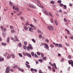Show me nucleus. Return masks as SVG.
<instances>
[{
    "mask_svg": "<svg viewBox=\"0 0 73 73\" xmlns=\"http://www.w3.org/2000/svg\"><path fill=\"white\" fill-rule=\"evenodd\" d=\"M6 73H10V67L9 66H7L6 69Z\"/></svg>",
    "mask_w": 73,
    "mask_h": 73,
    "instance_id": "1",
    "label": "nucleus"
},
{
    "mask_svg": "<svg viewBox=\"0 0 73 73\" xmlns=\"http://www.w3.org/2000/svg\"><path fill=\"white\" fill-rule=\"evenodd\" d=\"M37 2L38 3L37 4V6H38V7H40L41 8H44V7H43L42 5L40 4V1L38 0Z\"/></svg>",
    "mask_w": 73,
    "mask_h": 73,
    "instance_id": "2",
    "label": "nucleus"
},
{
    "mask_svg": "<svg viewBox=\"0 0 73 73\" xmlns=\"http://www.w3.org/2000/svg\"><path fill=\"white\" fill-rule=\"evenodd\" d=\"M29 6L31 8H34V9H36V7L35 6L32 5V4H29Z\"/></svg>",
    "mask_w": 73,
    "mask_h": 73,
    "instance_id": "3",
    "label": "nucleus"
},
{
    "mask_svg": "<svg viewBox=\"0 0 73 73\" xmlns=\"http://www.w3.org/2000/svg\"><path fill=\"white\" fill-rule=\"evenodd\" d=\"M68 63L70 65H71V66L73 67V62L72 60H68Z\"/></svg>",
    "mask_w": 73,
    "mask_h": 73,
    "instance_id": "4",
    "label": "nucleus"
},
{
    "mask_svg": "<svg viewBox=\"0 0 73 73\" xmlns=\"http://www.w3.org/2000/svg\"><path fill=\"white\" fill-rule=\"evenodd\" d=\"M48 29H49V30L52 31V30H53L54 29V28L53 26H51L48 27Z\"/></svg>",
    "mask_w": 73,
    "mask_h": 73,
    "instance_id": "5",
    "label": "nucleus"
},
{
    "mask_svg": "<svg viewBox=\"0 0 73 73\" xmlns=\"http://www.w3.org/2000/svg\"><path fill=\"white\" fill-rule=\"evenodd\" d=\"M26 56H28V57L30 58H31V57H32V56L31 55L27 52L26 53Z\"/></svg>",
    "mask_w": 73,
    "mask_h": 73,
    "instance_id": "6",
    "label": "nucleus"
},
{
    "mask_svg": "<svg viewBox=\"0 0 73 73\" xmlns=\"http://www.w3.org/2000/svg\"><path fill=\"white\" fill-rule=\"evenodd\" d=\"M42 12L44 13H45V15H48V13L46 12L45 10L44 9H43L42 10Z\"/></svg>",
    "mask_w": 73,
    "mask_h": 73,
    "instance_id": "7",
    "label": "nucleus"
},
{
    "mask_svg": "<svg viewBox=\"0 0 73 73\" xmlns=\"http://www.w3.org/2000/svg\"><path fill=\"white\" fill-rule=\"evenodd\" d=\"M29 31H30V32H33V28L32 27H30L29 28Z\"/></svg>",
    "mask_w": 73,
    "mask_h": 73,
    "instance_id": "8",
    "label": "nucleus"
},
{
    "mask_svg": "<svg viewBox=\"0 0 73 73\" xmlns=\"http://www.w3.org/2000/svg\"><path fill=\"white\" fill-rule=\"evenodd\" d=\"M54 23L56 25H58V23L57 21V20L56 19L54 20Z\"/></svg>",
    "mask_w": 73,
    "mask_h": 73,
    "instance_id": "9",
    "label": "nucleus"
},
{
    "mask_svg": "<svg viewBox=\"0 0 73 73\" xmlns=\"http://www.w3.org/2000/svg\"><path fill=\"white\" fill-rule=\"evenodd\" d=\"M45 46L44 47V48H47V49H49V46H48V44L46 43H45Z\"/></svg>",
    "mask_w": 73,
    "mask_h": 73,
    "instance_id": "10",
    "label": "nucleus"
},
{
    "mask_svg": "<svg viewBox=\"0 0 73 73\" xmlns=\"http://www.w3.org/2000/svg\"><path fill=\"white\" fill-rule=\"evenodd\" d=\"M24 28L25 31H28V27L26 26H25L24 27Z\"/></svg>",
    "mask_w": 73,
    "mask_h": 73,
    "instance_id": "11",
    "label": "nucleus"
},
{
    "mask_svg": "<svg viewBox=\"0 0 73 73\" xmlns=\"http://www.w3.org/2000/svg\"><path fill=\"white\" fill-rule=\"evenodd\" d=\"M4 60V59L3 58H2L1 56H0V62L3 61Z\"/></svg>",
    "mask_w": 73,
    "mask_h": 73,
    "instance_id": "12",
    "label": "nucleus"
},
{
    "mask_svg": "<svg viewBox=\"0 0 73 73\" xmlns=\"http://www.w3.org/2000/svg\"><path fill=\"white\" fill-rule=\"evenodd\" d=\"M51 66H54V68H55V69H57V67H56V64L54 63L53 64H52V65H51Z\"/></svg>",
    "mask_w": 73,
    "mask_h": 73,
    "instance_id": "13",
    "label": "nucleus"
},
{
    "mask_svg": "<svg viewBox=\"0 0 73 73\" xmlns=\"http://www.w3.org/2000/svg\"><path fill=\"white\" fill-rule=\"evenodd\" d=\"M51 66H54V68H55V69H57V67H56V64L54 63L53 64H52V65H51Z\"/></svg>",
    "mask_w": 73,
    "mask_h": 73,
    "instance_id": "14",
    "label": "nucleus"
},
{
    "mask_svg": "<svg viewBox=\"0 0 73 73\" xmlns=\"http://www.w3.org/2000/svg\"><path fill=\"white\" fill-rule=\"evenodd\" d=\"M18 70H20V71L22 72H24V70H23V69H21L19 67L18 68Z\"/></svg>",
    "mask_w": 73,
    "mask_h": 73,
    "instance_id": "15",
    "label": "nucleus"
},
{
    "mask_svg": "<svg viewBox=\"0 0 73 73\" xmlns=\"http://www.w3.org/2000/svg\"><path fill=\"white\" fill-rule=\"evenodd\" d=\"M14 37L15 39L17 41H19V39L17 38V36H15Z\"/></svg>",
    "mask_w": 73,
    "mask_h": 73,
    "instance_id": "16",
    "label": "nucleus"
},
{
    "mask_svg": "<svg viewBox=\"0 0 73 73\" xmlns=\"http://www.w3.org/2000/svg\"><path fill=\"white\" fill-rule=\"evenodd\" d=\"M29 47L30 48V49L31 50H32L33 49V48H32V46L31 44H29Z\"/></svg>",
    "mask_w": 73,
    "mask_h": 73,
    "instance_id": "17",
    "label": "nucleus"
},
{
    "mask_svg": "<svg viewBox=\"0 0 73 73\" xmlns=\"http://www.w3.org/2000/svg\"><path fill=\"white\" fill-rule=\"evenodd\" d=\"M27 67V68H29V69L30 68V65L25 63V64Z\"/></svg>",
    "mask_w": 73,
    "mask_h": 73,
    "instance_id": "18",
    "label": "nucleus"
},
{
    "mask_svg": "<svg viewBox=\"0 0 73 73\" xmlns=\"http://www.w3.org/2000/svg\"><path fill=\"white\" fill-rule=\"evenodd\" d=\"M11 58V56H9V54H8V56L7 57V59H9Z\"/></svg>",
    "mask_w": 73,
    "mask_h": 73,
    "instance_id": "19",
    "label": "nucleus"
},
{
    "mask_svg": "<svg viewBox=\"0 0 73 73\" xmlns=\"http://www.w3.org/2000/svg\"><path fill=\"white\" fill-rule=\"evenodd\" d=\"M50 3L52 4H55V2L54 1H52L50 2Z\"/></svg>",
    "mask_w": 73,
    "mask_h": 73,
    "instance_id": "20",
    "label": "nucleus"
},
{
    "mask_svg": "<svg viewBox=\"0 0 73 73\" xmlns=\"http://www.w3.org/2000/svg\"><path fill=\"white\" fill-rule=\"evenodd\" d=\"M53 44L54 45H55L56 47V46H57L58 45V43L56 44V43L53 42Z\"/></svg>",
    "mask_w": 73,
    "mask_h": 73,
    "instance_id": "21",
    "label": "nucleus"
},
{
    "mask_svg": "<svg viewBox=\"0 0 73 73\" xmlns=\"http://www.w3.org/2000/svg\"><path fill=\"white\" fill-rule=\"evenodd\" d=\"M49 15L50 16H51L52 17H53V16L52 15V13L50 12H49Z\"/></svg>",
    "mask_w": 73,
    "mask_h": 73,
    "instance_id": "22",
    "label": "nucleus"
},
{
    "mask_svg": "<svg viewBox=\"0 0 73 73\" xmlns=\"http://www.w3.org/2000/svg\"><path fill=\"white\" fill-rule=\"evenodd\" d=\"M15 10L16 11H19V9L17 7H16L15 8Z\"/></svg>",
    "mask_w": 73,
    "mask_h": 73,
    "instance_id": "23",
    "label": "nucleus"
},
{
    "mask_svg": "<svg viewBox=\"0 0 73 73\" xmlns=\"http://www.w3.org/2000/svg\"><path fill=\"white\" fill-rule=\"evenodd\" d=\"M31 40L32 41H33V42H34V43H36V40H35V39H32Z\"/></svg>",
    "mask_w": 73,
    "mask_h": 73,
    "instance_id": "24",
    "label": "nucleus"
},
{
    "mask_svg": "<svg viewBox=\"0 0 73 73\" xmlns=\"http://www.w3.org/2000/svg\"><path fill=\"white\" fill-rule=\"evenodd\" d=\"M38 33H42V32L40 30H38Z\"/></svg>",
    "mask_w": 73,
    "mask_h": 73,
    "instance_id": "25",
    "label": "nucleus"
},
{
    "mask_svg": "<svg viewBox=\"0 0 73 73\" xmlns=\"http://www.w3.org/2000/svg\"><path fill=\"white\" fill-rule=\"evenodd\" d=\"M59 47L60 48V47H61V48H63V46H62V44H59L58 45Z\"/></svg>",
    "mask_w": 73,
    "mask_h": 73,
    "instance_id": "26",
    "label": "nucleus"
},
{
    "mask_svg": "<svg viewBox=\"0 0 73 73\" xmlns=\"http://www.w3.org/2000/svg\"><path fill=\"white\" fill-rule=\"evenodd\" d=\"M11 56H12V58H15V55L13 54H11Z\"/></svg>",
    "mask_w": 73,
    "mask_h": 73,
    "instance_id": "27",
    "label": "nucleus"
},
{
    "mask_svg": "<svg viewBox=\"0 0 73 73\" xmlns=\"http://www.w3.org/2000/svg\"><path fill=\"white\" fill-rule=\"evenodd\" d=\"M63 8H64V9H66V5H63Z\"/></svg>",
    "mask_w": 73,
    "mask_h": 73,
    "instance_id": "28",
    "label": "nucleus"
},
{
    "mask_svg": "<svg viewBox=\"0 0 73 73\" xmlns=\"http://www.w3.org/2000/svg\"><path fill=\"white\" fill-rule=\"evenodd\" d=\"M34 57H35L36 58H37V57H38V56H37V55L36 54H35Z\"/></svg>",
    "mask_w": 73,
    "mask_h": 73,
    "instance_id": "29",
    "label": "nucleus"
},
{
    "mask_svg": "<svg viewBox=\"0 0 73 73\" xmlns=\"http://www.w3.org/2000/svg\"><path fill=\"white\" fill-rule=\"evenodd\" d=\"M22 13V12L21 11L18 14H17V15H18V16H19V15H21Z\"/></svg>",
    "mask_w": 73,
    "mask_h": 73,
    "instance_id": "30",
    "label": "nucleus"
},
{
    "mask_svg": "<svg viewBox=\"0 0 73 73\" xmlns=\"http://www.w3.org/2000/svg\"><path fill=\"white\" fill-rule=\"evenodd\" d=\"M18 46H19V47H21V43H19L18 44Z\"/></svg>",
    "mask_w": 73,
    "mask_h": 73,
    "instance_id": "31",
    "label": "nucleus"
},
{
    "mask_svg": "<svg viewBox=\"0 0 73 73\" xmlns=\"http://www.w3.org/2000/svg\"><path fill=\"white\" fill-rule=\"evenodd\" d=\"M39 62H40L41 63H42V62H43V60H42V59H39Z\"/></svg>",
    "mask_w": 73,
    "mask_h": 73,
    "instance_id": "32",
    "label": "nucleus"
},
{
    "mask_svg": "<svg viewBox=\"0 0 73 73\" xmlns=\"http://www.w3.org/2000/svg\"><path fill=\"white\" fill-rule=\"evenodd\" d=\"M27 50L28 51L29 50L31 49V48L29 47V46H28L27 48Z\"/></svg>",
    "mask_w": 73,
    "mask_h": 73,
    "instance_id": "33",
    "label": "nucleus"
},
{
    "mask_svg": "<svg viewBox=\"0 0 73 73\" xmlns=\"http://www.w3.org/2000/svg\"><path fill=\"white\" fill-rule=\"evenodd\" d=\"M31 70L32 72H34L35 70L33 68H31Z\"/></svg>",
    "mask_w": 73,
    "mask_h": 73,
    "instance_id": "34",
    "label": "nucleus"
},
{
    "mask_svg": "<svg viewBox=\"0 0 73 73\" xmlns=\"http://www.w3.org/2000/svg\"><path fill=\"white\" fill-rule=\"evenodd\" d=\"M50 21L51 23H53V19L51 18L50 19Z\"/></svg>",
    "mask_w": 73,
    "mask_h": 73,
    "instance_id": "35",
    "label": "nucleus"
},
{
    "mask_svg": "<svg viewBox=\"0 0 73 73\" xmlns=\"http://www.w3.org/2000/svg\"><path fill=\"white\" fill-rule=\"evenodd\" d=\"M2 45H4L5 46H6V45H7V44L4 43H2Z\"/></svg>",
    "mask_w": 73,
    "mask_h": 73,
    "instance_id": "36",
    "label": "nucleus"
},
{
    "mask_svg": "<svg viewBox=\"0 0 73 73\" xmlns=\"http://www.w3.org/2000/svg\"><path fill=\"white\" fill-rule=\"evenodd\" d=\"M42 35H39V37L40 38H42Z\"/></svg>",
    "mask_w": 73,
    "mask_h": 73,
    "instance_id": "37",
    "label": "nucleus"
},
{
    "mask_svg": "<svg viewBox=\"0 0 73 73\" xmlns=\"http://www.w3.org/2000/svg\"><path fill=\"white\" fill-rule=\"evenodd\" d=\"M31 54L33 57H34V52H31Z\"/></svg>",
    "mask_w": 73,
    "mask_h": 73,
    "instance_id": "38",
    "label": "nucleus"
},
{
    "mask_svg": "<svg viewBox=\"0 0 73 73\" xmlns=\"http://www.w3.org/2000/svg\"><path fill=\"white\" fill-rule=\"evenodd\" d=\"M19 56H20V57H23V55H22L21 54V53H19L18 54Z\"/></svg>",
    "mask_w": 73,
    "mask_h": 73,
    "instance_id": "39",
    "label": "nucleus"
},
{
    "mask_svg": "<svg viewBox=\"0 0 73 73\" xmlns=\"http://www.w3.org/2000/svg\"><path fill=\"white\" fill-rule=\"evenodd\" d=\"M9 3L10 4V6H12L13 5V4H12V2H9Z\"/></svg>",
    "mask_w": 73,
    "mask_h": 73,
    "instance_id": "40",
    "label": "nucleus"
},
{
    "mask_svg": "<svg viewBox=\"0 0 73 73\" xmlns=\"http://www.w3.org/2000/svg\"><path fill=\"white\" fill-rule=\"evenodd\" d=\"M48 68L49 70H52V68H51V67H50V66H48Z\"/></svg>",
    "mask_w": 73,
    "mask_h": 73,
    "instance_id": "41",
    "label": "nucleus"
},
{
    "mask_svg": "<svg viewBox=\"0 0 73 73\" xmlns=\"http://www.w3.org/2000/svg\"><path fill=\"white\" fill-rule=\"evenodd\" d=\"M50 46L51 48H54V46L53 44H51Z\"/></svg>",
    "mask_w": 73,
    "mask_h": 73,
    "instance_id": "42",
    "label": "nucleus"
},
{
    "mask_svg": "<svg viewBox=\"0 0 73 73\" xmlns=\"http://www.w3.org/2000/svg\"><path fill=\"white\" fill-rule=\"evenodd\" d=\"M61 62H64V59L63 58H62L61 60Z\"/></svg>",
    "mask_w": 73,
    "mask_h": 73,
    "instance_id": "43",
    "label": "nucleus"
},
{
    "mask_svg": "<svg viewBox=\"0 0 73 73\" xmlns=\"http://www.w3.org/2000/svg\"><path fill=\"white\" fill-rule=\"evenodd\" d=\"M68 58H70H70H72V56L70 55H68Z\"/></svg>",
    "mask_w": 73,
    "mask_h": 73,
    "instance_id": "44",
    "label": "nucleus"
},
{
    "mask_svg": "<svg viewBox=\"0 0 73 73\" xmlns=\"http://www.w3.org/2000/svg\"><path fill=\"white\" fill-rule=\"evenodd\" d=\"M11 33H13L15 32V30L13 29L11 31Z\"/></svg>",
    "mask_w": 73,
    "mask_h": 73,
    "instance_id": "45",
    "label": "nucleus"
},
{
    "mask_svg": "<svg viewBox=\"0 0 73 73\" xmlns=\"http://www.w3.org/2000/svg\"><path fill=\"white\" fill-rule=\"evenodd\" d=\"M7 42H9V37H8L7 38Z\"/></svg>",
    "mask_w": 73,
    "mask_h": 73,
    "instance_id": "46",
    "label": "nucleus"
},
{
    "mask_svg": "<svg viewBox=\"0 0 73 73\" xmlns=\"http://www.w3.org/2000/svg\"><path fill=\"white\" fill-rule=\"evenodd\" d=\"M23 48L24 49H26L27 48V46L26 45H25L23 46Z\"/></svg>",
    "mask_w": 73,
    "mask_h": 73,
    "instance_id": "47",
    "label": "nucleus"
},
{
    "mask_svg": "<svg viewBox=\"0 0 73 73\" xmlns=\"http://www.w3.org/2000/svg\"><path fill=\"white\" fill-rule=\"evenodd\" d=\"M24 44H25V45H27V42L26 41H25L24 42Z\"/></svg>",
    "mask_w": 73,
    "mask_h": 73,
    "instance_id": "48",
    "label": "nucleus"
},
{
    "mask_svg": "<svg viewBox=\"0 0 73 73\" xmlns=\"http://www.w3.org/2000/svg\"><path fill=\"white\" fill-rule=\"evenodd\" d=\"M23 54L25 56H26V53H25L24 52H23Z\"/></svg>",
    "mask_w": 73,
    "mask_h": 73,
    "instance_id": "49",
    "label": "nucleus"
},
{
    "mask_svg": "<svg viewBox=\"0 0 73 73\" xmlns=\"http://www.w3.org/2000/svg\"><path fill=\"white\" fill-rule=\"evenodd\" d=\"M20 19L21 20H24V17H21Z\"/></svg>",
    "mask_w": 73,
    "mask_h": 73,
    "instance_id": "50",
    "label": "nucleus"
},
{
    "mask_svg": "<svg viewBox=\"0 0 73 73\" xmlns=\"http://www.w3.org/2000/svg\"><path fill=\"white\" fill-rule=\"evenodd\" d=\"M58 3H61V0H59L57 1Z\"/></svg>",
    "mask_w": 73,
    "mask_h": 73,
    "instance_id": "51",
    "label": "nucleus"
},
{
    "mask_svg": "<svg viewBox=\"0 0 73 73\" xmlns=\"http://www.w3.org/2000/svg\"><path fill=\"white\" fill-rule=\"evenodd\" d=\"M64 21L65 22H67V19H66V18H64Z\"/></svg>",
    "mask_w": 73,
    "mask_h": 73,
    "instance_id": "52",
    "label": "nucleus"
},
{
    "mask_svg": "<svg viewBox=\"0 0 73 73\" xmlns=\"http://www.w3.org/2000/svg\"><path fill=\"white\" fill-rule=\"evenodd\" d=\"M65 44H66V46H69V44L66 43Z\"/></svg>",
    "mask_w": 73,
    "mask_h": 73,
    "instance_id": "53",
    "label": "nucleus"
},
{
    "mask_svg": "<svg viewBox=\"0 0 73 73\" xmlns=\"http://www.w3.org/2000/svg\"><path fill=\"white\" fill-rule=\"evenodd\" d=\"M10 28L11 29H12L13 28V26H10Z\"/></svg>",
    "mask_w": 73,
    "mask_h": 73,
    "instance_id": "54",
    "label": "nucleus"
},
{
    "mask_svg": "<svg viewBox=\"0 0 73 73\" xmlns=\"http://www.w3.org/2000/svg\"><path fill=\"white\" fill-rule=\"evenodd\" d=\"M37 55H38V56H40V54H40V53L37 52Z\"/></svg>",
    "mask_w": 73,
    "mask_h": 73,
    "instance_id": "55",
    "label": "nucleus"
},
{
    "mask_svg": "<svg viewBox=\"0 0 73 73\" xmlns=\"http://www.w3.org/2000/svg\"><path fill=\"white\" fill-rule=\"evenodd\" d=\"M52 70L54 72H55V70H54V68H52Z\"/></svg>",
    "mask_w": 73,
    "mask_h": 73,
    "instance_id": "56",
    "label": "nucleus"
},
{
    "mask_svg": "<svg viewBox=\"0 0 73 73\" xmlns=\"http://www.w3.org/2000/svg\"><path fill=\"white\" fill-rule=\"evenodd\" d=\"M45 43H42L41 44H40V45H42L43 46H44V45H45Z\"/></svg>",
    "mask_w": 73,
    "mask_h": 73,
    "instance_id": "57",
    "label": "nucleus"
},
{
    "mask_svg": "<svg viewBox=\"0 0 73 73\" xmlns=\"http://www.w3.org/2000/svg\"><path fill=\"white\" fill-rule=\"evenodd\" d=\"M67 33L68 35H69L70 34V32H69V30H67Z\"/></svg>",
    "mask_w": 73,
    "mask_h": 73,
    "instance_id": "58",
    "label": "nucleus"
},
{
    "mask_svg": "<svg viewBox=\"0 0 73 73\" xmlns=\"http://www.w3.org/2000/svg\"><path fill=\"white\" fill-rule=\"evenodd\" d=\"M10 70L11 71V72H13V69H12L10 68Z\"/></svg>",
    "mask_w": 73,
    "mask_h": 73,
    "instance_id": "59",
    "label": "nucleus"
},
{
    "mask_svg": "<svg viewBox=\"0 0 73 73\" xmlns=\"http://www.w3.org/2000/svg\"><path fill=\"white\" fill-rule=\"evenodd\" d=\"M41 56L42 57H44V55L43 54V53H41Z\"/></svg>",
    "mask_w": 73,
    "mask_h": 73,
    "instance_id": "60",
    "label": "nucleus"
},
{
    "mask_svg": "<svg viewBox=\"0 0 73 73\" xmlns=\"http://www.w3.org/2000/svg\"><path fill=\"white\" fill-rule=\"evenodd\" d=\"M1 30H4V28H3V27L1 26Z\"/></svg>",
    "mask_w": 73,
    "mask_h": 73,
    "instance_id": "61",
    "label": "nucleus"
},
{
    "mask_svg": "<svg viewBox=\"0 0 73 73\" xmlns=\"http://www.w3.org/2000/svg\"><path fill=\"white\" fill-rule=\"evenodd\" d=\"M60 6L61 7H63V5L62 3L60 4Z\"/></svg>",
    "mask_w": 73,
    "mask_h": 73,
    "instance_id": "62",
    "label": "nucleus"
},
{
    "mask_svg": "<svg viewBox=\"0 0 73 73\" xmlns=\"http://www.w3.org/2000/svg\"><path fill=\"white\" fill-rule=\"evenodd\" d=\"M17 65H15L14 66V68H17Z\"/></svg>",
    "mask_w": 73,
    "mask_h": 73,
    "instance_id": "63",
    "label": "nucleus"
},
{
    "mask_svg": "<svg viewBox=\"0 0 73 73\" xmlns=\"http://www.w3.org/2000/svg\"><path fill=\"white\" fill-rule=\"evenodd\" d=\"M70 38H71V39H72V40H73V36H71L70 37Z\"/></svg>",
    "mask_w": 73,
    "mask_h": 73,
    "instance_id": "64",
    "label": "nucleus"
}]
</instances>
